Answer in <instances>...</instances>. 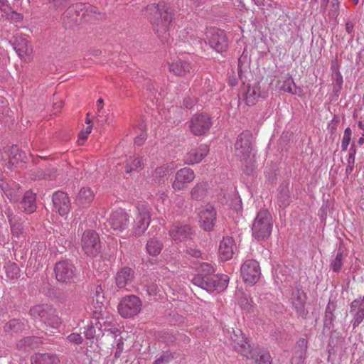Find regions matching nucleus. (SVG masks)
Listing matches in <instances>:
<instances>
[{"mask_svg": "<svg viewBox=\"0 0 364 364\" xmlns=\"http://www.w3.org/2000/svg\"><path fill=\"white\" fill-rule=\"evenodd\" d=\"M148 18L153 26L154 32L162 41L168 39V31L175 16V10L169 4L160 1L151 4L146 7Z\"/></svg>", "mask_w": 364, "mask_h": 364, "instance_id": "nucleus-1", "label": "nucleus"}, {"mask_svg": "<svg viewBox=\"0 0 364 364\" xmlns=\"http://www.w3.org/2000/svg\"><path fill=\"white\" fill-rule=\"evenodd\" d=\"M197 274L191 279V282L208 292L224 291L229 282L227 274H215L213 266L209 263H201L197 267Z\"/></svg>", "mask_w": 364, "mask_h": 364, "instance_id": "nucleus-2", "label": "nucleus"}, {"mask_svg": "<svg viewBox=\"0 0 364 364\" xmlns=\"http://www.w3.org/2000/svg\"><path fill=\"white\" fill-rule=\"evenodd\" d=\"M29 315L34 321H38L52 328H58L61 323L56 309L50 304H36L30 308Z\"/></svg>", "mask_w": 364, "mask_h": 364, "instance_id": "nucleus-3", "label": "nucleus"}, {"mask_svg": "<svg viewBox=\"0 0 364 364\" xmlns=\"http://www.w3.org/2000/svg\"><path fill=\"white\" fill-rule=\"evenodd\" d=\"M272 225L271 213L267 210L259 211L252 225V236L257 241L267 239L271 235Z\"/></svg>", "mask_w": 364, "mask_h": 364, "instance_id": "nucleus-4", "label": "nucleus"}, {"mask_svg": "<svg viewBox=\"0 0 364 364\" xmlns=\"http://www.w3.org/2000/svg\"><path fill=\"white\" fill-rule=\"evenodd\" d=\"M53 270L58 282L66 284L75 282L77 277V267L71 260L65 259L57 262Z\"/></svg>", "mask_w": 364, "mask_h": 364, "instance_id": "nucleus-5", "label": "nucleus"}, {"mask_svg": "<svg viewBox=\"0 0 364 364\" xmlns=\"http://www.w3.org/2000/svg\"><path fill=\"white\" fill-rule=\"evenodd\" d=\"M141 301L135 295L124 296L118 304L119 314L123 318H132L137 315L141 309Z\"/></svg>", "mask_w": 364, "mask_h": 364, "instance_id": "nucleus-6", "label": "nucleus"}, {"mask_svg": "<svg viewBox=\"0 0 364 364\" xmlns=\"http://www.w3.org/2000/svg\"><path fill=\"white\" fill-rule=\"evenodd\" d=\"M206 40L210 47L219 53L227 51L228 41L224 31L217 28H210L205 33Z\"/></svg>", "mask_w": 364, "mask_h": 364, "instance_id": "nucleus-7", "label": "nucleus"}, {"mask_svg": "<svg viewBox=\"0 0 364 364\" xmlns=\"http://www.w3.org/2000/svg\"><path fill=\"white\" fill-rule=\"evenodd\" d=\"M81 245L84 252L89 257H96L100 252L102 247L98 234L90 230L83 232Z\"/></svg>", "mask_w": 364, "mask_h": 364, "instance_id": "nucleus-8", "label": "nucleus"}, {"mask_svg": "<svg viewBox=\"0 0 364 364\" xmlns=\"http://www.w3.org/2000/svg\"><path fill=\"white\" fill-rule=\"evenodd\" d=\"M168 233L177 244L191 241L195 236V231L190 225L180 222L174 223L170 227Z\"/></svg>", "mask_w": 364, "mask_h": 364, "instance_id": "nucleus-9", "label": "nucleus"}, {"mask_svg": "<svg viewBox=\"0 0 364 364\" xmlns=\"http://www.w3.org/2000/svg\"><path fill=\"white\" fill-rule=\"evenodd\" d=\"M252 134L250 131H244L237 136L235 144V155L242 161L249 159L252 151Z\"/></svg>", "mask_w": 364, "mask_h": 364, "instance_id": "nucleus-10", "label": "nucleus"}, {"mask_svg": "<svg viewBox=\"0 0 364 364\" xmlns=\"http://www.w3.org/2000/svg\"><path fill=\"white\" fill-rule=\"evenodd\" d=\"M188 124L191 132L196 136L205 134L213 124L211 118L204 113L194 115Z\"/></svg>", "mask_w": 364, "mask_h": 364, "instance_id": "nucleus-11", "label": "nucleus"}, {"mask_svg": "<svg viewBox=\"0 0 364 364\" xmlns=\"http://www.w3.org/2000/svg\"><path fill=\"white\" fill-rule=\"evenodd\" d=\"M240 271L244 282L250 285L255 284L261 276L259 264L255 259L246 260L242 264Z\"/></svg>", "mask_w": 364, "mask_h": 364, "instance_id": "nucleus-12", "label": "nucleus"}, {"mask_svg": "<svg viewBox=\"0 0 364 364\" xmlns=\"http://www.w3.org/2000/svg\"><path fill=\"white\" fill-rule=\"evenodd\" d=\"M230 338L231 345L233 349L242 356L249 358L253 348L249 343L247 338L245 337L242 331L240 329H233Z\"/></svg>", "mask_w": 364, "mask_h": 364, "instance_id": "nucleus-13", "label": "nucleus"}, {"mask_svg": "<svg viewBox=\"0 0 364 364\" xmlns=\"http://www.w3.org/2000/svg\"><path fill=\"white\" fill-rule=\"evenodd\" d=\"M307 296L300 286H297L291 295L292 308L295 310L296 316L303 319H306L309 314V311L306 308Z\"/></svg>", "mask_w": 364, "mask_h": 364, "instance_id": "nucleus-14", "label": "nucleus"}, {"mask_svg": "<svg viewBox=\"0 0 364 364\" xmlns=\"http://www.w3.org/2000/svg\"><path fill=\"white\" fill-rule=\"evenodd\" d=\"M52 202L54 210L63 217L67 216L71 208L70 200L68 194L61 191L53 193Z\"/></svg>", "mask_w": 364, "mask_h": 364, "instance_id": "nucleus-15", "label": "nucleus"}, {"mask_svg": "<svg viewBox=\"0 0 364 364\" xmlns=\"http://www.w3.org/2000/svg\"><path fill=\"white\" fill-rule=\"evenodd\" d=\"M195 178V173L191 168L185 167L179 169L176 175L172 187L175 191H181L188 186Z\"/></svg>", "mask_w": 364, "mask_h": 364, "instance_id": "nucleus-16", "label": "nucleus"}, {"mask_svg": "<svg viewBox=\"0 0 364 364\" xmlns=\"http://www.w3.org/2000/svg\"><path fill=\"white\" fill-rule=\"evenodd\" d=\"M107 223L114 231L122 232L127 229L129 224V216L122 209H118L112 213Z\"/></svg>", "mask_w": 364, "mask_h": 364, "instance_id": "nucleus-17", "label": "nucleus"}, {"mask_svg": "<svg viewBox=\"0 0 364 364\" xmlns=\"http://www.w3.org/2000/svg\"><path fill=\"white\" fill-rule=\"evenodd\" d=\"M11 42L14 49L21 60L26 62L31 61L33 48L26 38L22 36H16L14 41Z\"/></svg>", "mask_w": 364, "mask_h": 364, "instance_id": "nucleus-18", "label": "nucleus"}, {"mask_svg": "<svg viewBox=\"0 0 364 364\" xmlns=\"http://www.w3.org/2000/svg\"><path fill=\"white\" fill-rule=\"evenodd\" d=\"M216 215V210L213 206H206L199 215L200 228L205 231H211L215 225Z\"/></svg>", "mask_w": 364, "mask_h": 364, "instance_id": "nucleus-19", "label": "nucleus"}, {"mask_svg": "<svg viewBox=\"0 0 364 364\" xmlns=\"http://www.w3.org/2000/svg\"><path fill=\"white\" fill-rule=\"evenodd\" d=\"M134 270L129 267H123L115 274V284L118 288L122 289L131 284L134 282Z\"/></svg>", "mask_w": 364, "mask_h": 364, "instance_id": "nucleus-20", "label": "nucleus"}, {"mask_svg": "<svg viewBox=\"0 0 364 364\" xmlns=\"http://www.w3.org/2000/svg\"><path fill=\"white\" fill-rule=\"evenodd\" d=\"M209 147L206 144H200L198 147L191 149L186 155L184 161L193 165L200 162L209 153Z\"/></svg>", "mask_w": 364, "mask_h": 364, "instance_id": "nucleus-21", "label": "nucleus"}, {"mask_svg": "<svg viewBox=\"0 0 364 364\" xmlns=\"http://www.w3.org/2000/svg\"><path fill=\"white\" fill-rule=\"evenodd\" d=\"M233 246L234 240L232 237H224L220 242L218 249L220 258L222 260L226 261L232 258L233 257Z\"/></svg>", "mask_w": 364, "mask_h": 364, "instance_id": "nucleus-22", "label": "nucleus"}, {"mask_svg": "<svg viewBox=\"0 0 364 364\" xmlns=\"http://www.w3.org/2000/svg\"><path fill=\"white\" fill-rule=\"evenodd\" d=\"M307 340L300 338L294 348V353L291 362V364H304L306 360V354L307 351Z\"/></svg>", "mask_w": 364, "mask_h": 364, "instance_id": "nucleus-23", "label": "nucleus"}, {"mask_svg": "<svg viewBox=\"0 0 364 364\" xmlns=\"http://www.w3.org/2000/svg\"><path fill=\"white\" fill-rule=\"evenodd\" d=\"M150 223L149 213L146 210L139 213L135 220L134 233L136 236L141 235L147 229Z\"/></svg>", "mask_w": 364, "mask_h": 364, "instance_id": "nucleus-24", "label": "nucleus"}, {"mask_svg": "<svg viewBox=\"0 0 364 364\" xmlns=\"http://www.w3.org/2000/svg\"><path fill=\"white\" fill-rule=\"evenodd\" d=\"M26 159L25 152L19 149L17 145H13L9 150L8 168L16 167L18 164L25 162Z\"/></svg>", "mask_w": 364, "mask_h": 364, "instance_id": "nucleus-25", "label": "nucleus"}, {"mask_svg": "<svg viewBox=\"0 0 364 364\" xmlns=\"http://www.w3.org/2000/svg\"><path fill=\"white\" fill-rule=\"evenodd\" d=\"M80 12L78 9H76V5L66 10L63 17V24L65 28H73L78 24V16Z\"/></svg>", "mask_w": 364, "mask_h": 364, "instance_id": "nucleus-26", "label": "nucleus"}, {"mask_svg": "<svg viewBox=\"0 0 364 364\" xmlns=\"http://www.w3.org/2000/svg\"><path fill=\"white\" fill-rule=\"evenodd\" d=\"M36 193H33L31 191H28L22 198L19 208L26 213H33L36 210Z\"/></svg>", "mask_w": 364, "mask_h": 364, "instance_id": "nucleus-27", "label": "nucleus"}, {"mask_svg": "<svg viewBox=\"0 0 364 364\" xmlns=\"http://www.w3.org/2000/svg\"><path fill=\"white\" fill-rule=\"evenodd\" d=\"M191 69V66L188 62L179 58L169 63V70L177 76H184Z\"/></svg>", "mask_w": 364, "mask_h": 364, "instance_id": "nucleus-28", "label": "nucleus"}, {"mask_svg": "<svg viewBox=\"0 0 364 364\" xmlns=\"http://www.w3.org/2000/svg\"><path fill=\"white\" fill-rule=\"evenodd\" d=\"M94 192L90 187H83L75 198V203L79 206H88L94 200Z\"/></svg>", "mask_w": 364, "mask_h": 364, "instance_id": "nucleus-29", "label": "nucleus"}, {"mask_svg": "<svg viewBox=\"0 0 364 364\" xmlns=\"http://www.w3.org/2000/svg\"><path fill=\"white\" fill-rule=\"evenodd\" d=\"M336 308V302L329 300L324 313L323 329L327 328L330 330L333 327V321L336 320L334 311Z\"/></svg>", "mask_w": 364, "mask_h": 364, "instance_id": "nucleus-30", "label": "nucleus"}, {"mask_svg": "<svg viewBox=\"0 0 364 364\" xmlns=\"http://www.w3.org/2000/svg\"><path fill=\"white\" fill-rule=\"evenodd\" d=\"M244 100L248 106H252L256 104L257 99L260 96L259 87L255 85L250 87L247 85L246 87L244 85Z\"/></svg>", "mask_w": 364, "mask_h": 364, "instance_id": "nucleus-31", "label": "nucleus"}, {"mask_svg": "<svg viewBox=\"0 0 364 364\" xmlns=\"http://www.w3.org/2000/svg\"><path fill=\"white\" fill-rule=\"evenodd\" d=\"M4 269L5 271V278L2 277V279L6 282L17 279L21 276V269L16 262L8 261L4 264Z\"/></svg>", "mask_w": 364, "mask_h": 364, "instance_id": "nucleus-32", "label": "nucleus"}, {"mask_svg": "<svg viewBox=\"0 0 364 364\" xmlns=\"http://www.w3.org/2000/svg\"><path fill=\"white\" fill-rule=\"evenodd\" d=\"M31 360L32 364H60L59 358L49 353H36Z\"/></svg>", "mask_w": 364, "mask_h": 364, "instance_id": "nucleus-33", "label": "nucleus"}, {"mask_svg": "<svg viewBox=\"0 0 364 364\" xmlns=\"http://www.w3.org/2000/svg\"><path fill=\"white\" fill-rule=\"evenodd\" d=\"M84 334L87 339L99 338L104 335L103 330L102 329L101 321L90 322L87 328H85Z\"/></svg>", "mask_w": 364, "mask_h": 364, "instance_id": "nucleus-34", "label": "nucleus"}, {"mask_svg": "<svg viewBox=\"0 0 364 364\" xmlns=\"http://www.w3.org/2000/svg\"><path fill=\"white\" fill-rule=\"evenodd\" d=\"M164 244L162 241L156 237L150 238L146 245L147 253L153 257L158 256L162 251Z\"/></svg>", "mask_w": 364, "mask_h": 364, "instance_id": "nucleus-35", "label": "nucleus"}, {"mask_svg": "<svg viewBox=\"0 0 364 364\" xmlns=\"http://www.w3.org/2000/svg\"><path fill=\"white\" fill-rule=\"evenodd\" d=\"M208 185L206 182L197 183L191 191V196L193 200H201L207 195Z\"/></svg>", "mask_w": 364, "mask_h": 364, "instance_id": "nucleus-36", "label": "nucleus"}, {"mask_svg": "<svg viewBox=\"0 0 364 364\" xmlns=\"http://www.w3.org/2000/svg\"><path fill=\"white\" fill-rule=\"evenodd\" d=\"M277 201L279 206L283 208L290 204L289 189L287 184H282L279 186Z\"/></svg>", "mask_w": 364, "mask_h": 364, "instance_id": "nucleus-37", "label": "nucleus"}, {"mask_svg": "<svg viewBox=\"0 0 364 364\" xmlns=\"http://www.w3.org/2000/svg\"><path fill=\"white\" fill-rule=\"evenodd\" d=\"M39 344V338L35 336H27L21 339L16 344V347L21 350H28L37 347Z\"/></svg>", "mask_w": 364, "mask_h": 364, "instance_id": "nucleus-38", "label": "nucleus"}, {"mask_svg": "<svg viewBox=\"0 0 364 364\" xmlns=\"http://www.w3.org/2000/svg\"><path fill=\"white\" fill-rule=\"evenodd\" d=\"M32 178L34 180L52 179L55 177V170L52 168L45 169L39 168L31 171Z\"/></svg>", "mask_w": 364, "mask_h": 364, "instance_id": "nucleus-39", "label": "nucleus"}, {"mask_svg": "<svg viewBox=\"0 0 364 364\" xmlns=\"http://www.w3.org/2000/svg\"><path fill=\"white\" fill-rule=\"evenodd\" d=\"M248 358L254 360L256 364H272L271 356L265 351H257L253 349Z\"/></svg>", "mask_w": 364, "mask_h": 364, "instance_id": "nucleus-40", "label": "nucleus"}, {"mask_svg": "<svg viewBox=\"0 0 364 364\" xmlns=\"http://www.w3.org/2000/svg\"><path fill=\"white\" fill-rule=\"evenodd\" d=\"M6 215L11 226L12 235L18 237L23 232V226L22 223L17 222L15 217L12 215V213L9 210L6 213Z\"/></svg>", "mask_w": 364, "mask_h": 364, "instance_id": "nucleus-41", "label": "nucleus"}, {"mask_svg": "<svg viewBox=\"0 0 364 364\" xmlns=\"http://www.w3.org/2000/svg\"><path fill=\"white\" fill-rule=\"evenodd\" d=\"M92 305L95 308H104L105 298L104 296L103 289L101 285H97L95 288V293L92 296Z\"/></svg>", "mask_w": 364, "mask_h": 364, "instance_id": "nucleus-42", "label": "nucleus"}, {"mask_svg": "<svg viewBox=\"0 0 364 364\" xmlns=\"http://www.w3.org/2000/svg\"><path fill=\"white\" fill-rule=\"evenodd\" d=\"M4 331L7 333H20L24 329V323L19 319H11L4 326Z\"/></svg>", "mask_w": 364, "mask_h": 364, "instance_id": "nucleus-43", "label": "nucleus"}, {"mask_svg": "<svg viewBox=\"0 0 364 364\" xmlns=\"http://www.w3.org/2000/svg\"><path fill=\"white\" fill-rule=\"evenodd\" d=\"M169 175V169L168 166H162L157 167L153 174L155 183L161 184L168 179Z\"/></svg>", "mask_w": 364, "mask_h": 364, "instance_id": "nucleus-44", "label": "nucleus"}, {"mask_svg": "<svg viewBox=\"0 0 364 364\" xmlns=\"http://www.w3.org/2000/svg\"><path fill=\"white\" fill-rule=\"evenodd\" d=\"M76 9H78L81 12L84 11L82 14V16L85 17V13L87 15L90 14H96L98 15L99 17L97 18H102L104 17V14H101L98 9L92 5H90L89 4H76Z\"/></svg>", "mask_w": 364, "mask_h": 364, "instance_id": "nucleus-45", "label": "nucleus"}, {"mask_svg": "<svg viewBox=\"0 0 364 364\" xmlns=\"http://www.w3.org/2000/svg\"><path fill=\"white\" fill-rule=\"evenodd\" d=\"M344 259L345 255H343V251L339 248L335 259L331 262V269L334 272H339L342 269Z\"/></svg>", "mask_w": 364, "mask_h": 364, "instance_id": "nucleus-46", "label": "nucleus"}, {"mask_svg": "<svg viewBox=\"0 0 364 364\" xmlns=\"http://www.w3.org/2000/svg\"><path fill=\"white\" fill-rule=\"evenodd\" d=\"M182 337L186 338L185 336L180 334V333H178L176 335V334H173L169 332H161L159 334V340L163 342L166 343L168 345L175 343L178 341L181 340Z\"/></svg>", "mask_w": 364, "mask_h": 364, "instance_id": "nucleus-47", "label": "nucleus"}, {"mask_svg": "<svg viewBox=\"0 0 364 364\" xmlns=\"http://www.w3.org/2000/svg\"><path fill=\"white\" fill-rule=\"evenodd\" d=\"M282 90L293 95H299L302 91L300 87H296L291 77H289L283 82Z\"/></svg>", "mask_w": 364, "mask_h": 364, "instance_id": "nucleus-48", "label": "nucleus"}, {"mask_svg": "<svg viewBox=\"0 0 364 364\" xmlns=\"http://www.w3.org/2000/svg\"><path fill=\"white\" fill-rule=\"evenodd\" d=\"M143 166L142 159L140 158L129 157L126 164V173H129L134 170L141 168Z\"/></svg>", "mask_w": 364, "mask_h": 364, "instance_id": "nucleus-49", "label": "nucleus"}, {"mask_svg": "<svg viewBox=\"0 0 364 364\" xmlns=\"http://www.w3.org/2000/svg\"><path fill=\"white\" fill-rule=\"evenodd\" d=\"M0 10L5 14V16L8 19L14 20L17 21L21 19L22 18L21 14L14 11L13 9L9 4H6Z\"/></svg>", "mask_w": 364, "mask_h": 364, "instance_id": "nucleus-50", "label": "nucleus"}, {"mask_svg": "<svg viewBox=\"0 0 364 364\" xmlns=\"http://www.w3.org/2000/svg\"><path fill=\"white\" fill-rule=\"evenodd\" d=\"M353 315V318L351 321L353 329L358 327L364 319V307L360 308L357 311L351 313Z\"/></svg>", "mask_w": 364, "mask_h": 364, "instance_id": "nucleus-51", "label": "nucleus"}, {"mask_svg": "<svg viewBox=\"0 0 364 364\" xmlns=\"http://www.w3.org/2000/svg\"><path fill=\"white\" fill-rule=\"evenodd\" d=\"M340 1L338 0H332L328 11V17L331 19L336 20L339 15Z\"/></svg>", "mask_w": 364, "mask_h": 364, "instance_id": "nucleus-52", "label": "nucleus"}, {"mask_svg": "<svg viewBox=\"0 0 364 364\" xmlns=\"http://www.w3.org/2000/svg\"><path fill=\"white\" fill-rule=\"evenodd\" d=\"M352 136V131L350 127L346 128L343 133V136L341 141V151H346L350 143Z\"/></svg>", "mask_w": 364, "mask_h": 364, "instance_id": "nucleus-53", "label": "nucleus"}, {"mask_svg": "<svg viewBox=\"0 0 364 364\" xmlns=\"http://www.w3.org/2000/svg\"><path fill=\"white\" fill-rule=\"evenodd\" d=\"M173 359V356L168 352H164L152 364H168Z\"/></svg>", "mask_w": 364, "mask_h": 364, "instance_id": "nucleus-54", "label": "nucleus"}, {"mask_svg": "<svg viewBox=\"0 0 364 364\" xmlns=\"http://www.w3.org/2000/svg\"><path fill=\"white\" fill-rule=\"evenodd\" d=\"M242 161H244V164L242 166L243 172L246 175H252L255 168V164L252 162L251 160H248V159H242Z\"/></svg>", "mask_w": 364, "mask_h": 364, "instance_id": "nucleus-55", "label": "nucleus"}, {"mask_svg": "<svg viewBox=\"0 0 364 364\" xmlns=\"http://www.w3.org/2000/svg\"><path fill=\"white\" fill-rule=\"evenodd\" d=\"M364 307V297L362 299H354L350 304V312L353 313L354 311L360 309V308Z\"/></svg>", "mask_w": 364, "mask_h": 364, "instance_id": "nucleus-56", "label": "nucleus"}, {"mask_svg": "<svg viewBox=\"0 0 364 364\" xmlns=\"http://www.w3.org/2000/svg\"><path fill=\"white\" fill-rule=\"evenodd\" d=\"M50 4L55 10H62L70 4V0H53Z\"/></svg>", "mask_w": 364, "mask_h": 364, "instance_id": "nucleus-57", "label": "nucleus"}, {"mask_svg": "<svg viewBox=\"0 0 364 364\" xmlns=\"http://www.w3.org/2000/svg\"><path fill=\"white\" fill-rule=\"evenodd\" d=\"M54 297L60 303H65L68 297V294L66 291L63 290H56L54 292Z\"/></svg>", "mask_w": 364, "mask_h": 364, "instance_id": "nucleus-58", "label": "nucleus"}, {"mask_svg": "<svg viewBox=\"0 0 364 364\" xmlns=\"http://www.w3.org/2000/svg\"><path fill=\"white\" fill-rule=\"evenodd\" d=\"M357 153V148L355 144V141H353L349 149L348 156L347 159V163L350 164V162L355 163V156Z\"/></svg>", "mask_w": 364, "mask_h": 364, "instance_id": "nucleus-59", "label": "nucleus"}, {"mask_svg": "<svg viewBox=\"0 0 364 364\" xmlns=\"http://www.w3.org/2000/svg\"><path fill=\"white\" fill-rule=\"evenodd\" d=\"M0 188L2 192L8 198L11 200V193L10 191V186L8 183L4 181L3 180L0 181Z\"/></svg>", "mask_w": 364, "mask_h": 364, "instance_id": "nucleus-60", "label": "nucleus"}, {"mask_svg": "<svg viewBox=\"0 0 364 364\" xmlns=\"http://www.w3.org/2000/svg\"><path fill=\"white\" fill-rule=\"evenodd\" d=\"M186 252L193 257L198 258L201 256V252L192 246L186 247Z\"/></svg>", "mask_w": 364, "mask_h": 364, "instance_id": "nucleus-61", "label": "nucleus"}, {"mask_svg": "<svg viewBox=\"0 0 364 364\" xmlns=\"http://www.w3.org/2000/svg\"><path fill=\"white\" fill-rule=\"evenodd\" d=\"M124 350V342L122 338L120 337L117 342L116 351L114 353V357L118 358L121 356V354Z\"/></svg>", "mask_w": 364, "mask_h": 364, "instance_id": "nucleus-62", "label": "nucleus"}, {"mask_svg": "<svg viewBox=\"0 0 364 364\" xmlns=\"http://www.w3.org/2000/svg\"><path fill=\"white\" fill-rule=\"evenodd\" d=\"M70 342L75 344H80L82 343V337L78 333H71L68 336Z\"/></svg>", "mask_w": 364, "mask_h": 364, "instance_id": "nucleus-63", "label": "nucleus"}, {"mask_svg": "<svg viewBox=\"0 0 364 364\" xmlns=\"http://www.w3.org/2000/svg\"><path fill=\"white\" fill-rule=\"evenodd\" d=\"M171 317V322L173 325H178L184 322L185 318L178 314H173L170 315Z\"/></svg>", "mask_w": 364, "mask_h": 364, "instance_id": "nucleus-64", "label": "nucleus"}]
</instances>
